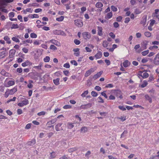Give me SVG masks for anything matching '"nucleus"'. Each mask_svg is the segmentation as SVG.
<instances>
[{
    "mask_svg": "<svg viewBox=\"0 0 159 159\" xmlns=\"http://www.w3.org/2000/svg\"><path fill=\"white\" fill-rule=\"evenodd\" d=\"M71 107V106L70 105H65L63 106V108L64 109H68L70 108Z\"/></svg>",
    "mask_w": 159,
    "mask_h": 159,
    "instance_id": "nucleus-60",
    "label": "nucleus"
},
{
    "mask_svg": "<svg viewBox=\"0 0 159 159\" xmlns=\"http://www.w3.org/2000/svg\"><path fill=\"white\" fill-rule=\"evenodd\" d=\"M50 49L54 50H56L57 49V48L53 45H51L50 47Z\"/></svg>",
    "mask_w": 159,
    "mask_h": 159,
    "instance_id": "nucleus-45",
    "label": "nucleus"
},
{
    "mask_svg": "<svg viewBox=\"0 0 159 159\" xmlns=\"http://www.w3.org/2000/svg\"><path fill=\"white\" fill-rule=\"evenodd\" d=\"M106 92V91H104L103 92L101 93V94L102 96H103L106 98H107L108 97L107 94L105 93Z\"/></svg>",
    "mask_w": 159,
    "mask_h": 159,
    "instance_id": "nucleus-58",
    "label": "nucleus"
},
{
    "mask_svg": "<svg viewBox=\"0 0 159 159\" xmlns=\"http://www.w3.org/2000/svg\"><path fill=\"white\" fill-rule=\"evenodd\" d=\"M153 63L155 65H159V53L156 55L153 60Z\"/></svg>",
    "mask_w": 159,
    "mask_h": 159,
    "instance_id": "nucleus-8",
    "label": "nucleus"
},
{
    "mask_svg": "<svg viewBox=\"0 0 159 159\" xmlns=\"http://www.w3.org/2000/svg\"><path fill=\"white\" fill-rule=\"evenodd\" d=\"M57 156L56 152H52L50 153L49 157L50 159H53L55 158Z\"/></svg>",
    "mask_w": 159,
    "mask_h": 159,
    "instance_id": "nucleus-18",
    "label": "nucleus"
},
{
    "mask_svg": "<svg viewBox=\"0 0 159 159\" xmlns=\"http://www.w3.org/2000/svg\"><path fill=\"white\" fill-rule=\"evenodd\" d=\"M96 69V67H95L94 68H92L90 69L89 70L90 71V72L91 73L92 72H94Z\"/></svg>",
    "mask_w": 159,
    "mask_h": 159,
    "instance_id": "nucleus-63",
    "label": "nucleus"
},
{
    "mask_svg": "<svg viewBox=\"0 0 159 159\" xmlns=\"http://www.w3.org/2000/svg\"><path fill=\"white\" fill-rule=\"evenodd\" d=\"M62 124L61 123H58L55 126L56 130L58 131H59L61 130V127L62 125Z\"/></svg>",
    "mask_w": 159,
    "mask_h": 159,
    "instance_id": "nucleus-21",
    "label": "nucleus"
},
{
    "mask_svg": "<svg viewBox=\"0 0 159 159\" xmlns=\"http://www.w3.org/2000/svg\"><path fill=\"white\" fill-rule=\"evenodd\" d=\"M111 8L113 11L115 12L117 11V8L114 6H111Z\"/></svg>",
    "mask_w": 159,
    "mask_h": 159,
    "instance_id": "nucleus-47",
    "label": "nucleus"
},
{
    "mask_svg": "<svg viewBox=\"0 0 159 159\" xmlns=\"http://www.w3.org/2000/svg\"><path fill=\"white\" fill-rule=\"evenodd\" d=\"M63 73L66 76H69V72L67 70H64L63 71Z\"/></svg>",
    "mask_w": 159,
    "mask_h": 159,
    "instance_id": "nucleus-62",
    "label": "nucleus"
},
{
    "mask_svg": "<svg viewBox=\"0 0 159 159\" xmlns=\"http://www.w3.org/2000/svg\"><path fill=\"white\" fill-rule=\"evenodd\" d=\"M5 56V53L4 52H0V58H4Z\"/></svg>",
    "mask_w": 159,
    "mask_h": 159,
    "instance_id": "nucleus-55",
    "label": "nucleus"
},
{
    "mask_svg": "<svg viewBox=\"0 0 159 159\" xmlns=\"http://www.w3.org/2000/svg\"><path fill=\"white\" fill-rule=\"evenodd\" d=\"M11 39H12V40L13 41H14L16 42V43L20 42V40H19V39L18 38H17L16 37H13Z\"/></svg>",
    "mask_w": 159,
    "mask_h": 159,
    "instance_id": "nucleus-41",
    "label": "nucleus"
},
{
    "mask_svg": "<svg viewBox=\"0 0 159 159\" xmlns=\"http://www.w3.org/2000/svg\"><path fill=\"white\" fill-rule=\"evenodd\" d=\"M98 99L99 100L98 101V102L103 103L104 102L103 100L102 99L101 97H98Z\"/></svg>",
    "mask_w": 159,
    "mask_h": 159,
    "instance_id": "nucleus-61",
    "label": "nucleus"
},
{
    "mask_svg": "<svg viewBox=\"0 0 159 159\" xmlns=\"http://www.w3.org/2000/svg\"><path fill=\"white\" fill-rule=\"evenodd\" d=\"M74 126L73 124L71 123H69L67 124V127L68 129H72Z\"/></svg>",
    "mask_w": 159,
    "mask_h": 159,
    "instance_id": "nucleus-40",
    "label": "nucleus"
},
{
    "mask_svg": "<svg viewBox=\"0 0 159 159\" xmlns=\"http://www.w3.org/2000/svg\"><path fill=\"white\" fill-rule=\"evenodd\" d=\"M9 90L10 93V95H12L17 91V87L16 86H15L13 88L11 89H9Z\"/></svg>",
    "mask_w": 159,
    "mask_h": 159,
    "instance_id": "nucleus-13",
    "label": "nucleus"
},
{
    "mask_svg": "<svg viewBox=\"0 0 159 159\" xmlns=\"http://www.w3.org/2000/svg\"><path fill=\"white\" fill-rule=\"evenodd\" d=\"M89 93L88 91L87 90L84 92L81 95V96L82 98H84L86 97V95H87Z\"/></svg>",
    "mask_w": 159,
    "mask_h": 159,
    "instance_id": "nucleus-35",
    "label": "nucleus"
},
{
    "mask_svg": "<svg viewBox=\"0 0 159 159\" xmlns=\"http://www.w3.org/2000/svg\"><path fill=\"white\" fill-rule=\"evenodd\" d=\"M19 28L18 25L17 24H13L12 25L11 28V29H17Z\"/></svg>",
    "mask_w": 159,
    "mask_h": 159,
    "instance_id": "nucleus-36",
    "label": "nucleus"
},
{
    "mask_svg": "<svg viewBox=\"0 0 159 159\" xmlns=\"http://www.w3.org/2000/svg\"><path fill=\"white\" fill-rule=\"evenodd\" d=\"M80 49L78 48H74L73 49V51L74 52V54L76 56L78 57L80 55Z\"/></svg>",
    "mask_w": 159,
    "mask_h": 159,
    "instance_id": "nucleus-16",
    "label": "nucleus"
},
{
    "mask_svg": "<svg viewBox=\"0 0 159 159\" xmlns=\"http://www.w3.org/2000/svg\"><path fill=\"white\" fill-rule=\"evenodd\" d=\"M82 35L83 38L86 40L90 39L91 37V34L87 32L83 33Z\"/></svg>",
    "mask_w": 159,
    "mask_h": 159,
    "instance_id": "nucleus-5",
    "label": "nucleus"
},
{
    "mask_svg": "<svg viewBox=\"0 0 159 159\" xmlns=\"http://www.w3.org/2000/svg\"><path fill=\"white\" fill-rule=\"evenodd\" d=\"M140 47V45L139 44H137L134 47V49L136 50V52L137 53H139L141 52V50H137L138 48H139Z\"/></svg>",
    "mask_w": 159,
    "mask_h": 159,
    "instance_id": "nucleus-24",
    "label": "nucleus"
},
{
    "mask_svg": "<svg viewBox=\"0 0 159 159\" xmlns=\"http://www.w3.org/2000/svg\"><path fill=\"white\" fill-rule=\"evenodd\" d=\"M103 6V4L100 2H98L96 3L95 7L98 8H99L98 10L101 11L102 10V7Z\"/></svg>",
    "mask_w": 159,
    "mask_h": 159,
    "instance_id": "nucleus-9",
    "label": "nucleus"
},
{
    "mask_svg": "<svg viewBox=\"0 0 159 159\" xmlns=\"http://www.w3.org/2000/svg\"><path fill=\"white\" fill-rule=\"evenodd\" d=\"M109 44L108 42L106 40L103 41L102 43L103 46L104 48H106L108 46Z\"/></svg>",
    "mask_w": 159,
    "mask_h": 159,
    "instance_id": "nucleus-33",
    "label": "nucleus"
},
{
    "mask_svg": "<svg viewBox=\"0 0 159 159\" xmlns=\"http://www.w3.org/2000/svg\"><path fill=\"white\" fill-rule=\"evenodd\" d=\"M139 75L141 76L143 79H145L148 77L149 74L146 72H143L139 74Z\"/></svg>",
    "mask_w": 159,
    "mask_h": 159,
    "instance_id": "nucleus-14",
    "label": "nucleus"
},
{
    "mask_svg": "<svg viewBox=\"0 0 159 159\" xmlns=\"http://www.w3.org/2000/svg\"><path fill=\"white\" fill-rule=\"evenodd\" d=\"M31 123H28V124H27L25 128V129H29L31 127Z\"/></svg>",
    "mask_w": 159,
    "mask_h": 159,
    "instance_id": "nucleus-64",
    "label": "nucleus"
},
{
    "mask_svg": "<svg viewBox=\"0 0 159 159\" xmlns=\"http://www.w3.org/2000/svg\"><path fill=\"white\" fill-rule=\"evenodd\" d=\"M123 64L125 67H127L130 65V62L128 60H126L123 62Z\"/></svg>",
    "mask_w": 159,
    "mask_h": 159,
    "instance_id": "nucleus-19",
    "label": "nucleus"
},
{
    "mask_svg": "<svg viewBox=\"0 0 159 159\" xmlns=\"http://www.w3.org/2000/svg\"><path fill=\"white\" fill-rule=\"evenodd\" d=\"M118 119L122 121H124L126 120V116H121L119 117Z\"/></svg>",
    "mask_w": 159,
    "mask_h": 159,
    "instance_id": "nucleus-48",
    "label": "nucleus"
},
{
    "mask_svg": "<svg viewBox=\"0 0 159 159\" xmlns=\"http://www.w3.org/2000/svg\"><path fill=\"white\" fill-rule=\"evenodd\" d=\"M102 53L100 51H98L97 53L94 55V57L96 59L101 58L102 56Z\"/></svg>",
    "mask_w": 159,
    "mask_h": 159,
    "instance_id": "nucleus-11",
    "label": "nucleus"
},
{
    "mask_svg": "<svg viewBox=\"0 0 159 159\" xmlns=\"http://www.w3.org/2000/svg\"><path fill=\"white\" fill-rule=\"evenodd\" d=\"M98 35L100 36H101L102 35V27L98 26Z\"/></svg>",
    "mask_w": 159,
    "mask_h": 159,
    "instance_id": "nucleus-15",
    "label": "nucleus"
},
{
    "mask_svg": "<svg viewBox=\"0 0 159 159\" xmlns=\"http://www.w3.org/2000/svg\"><path fill=\"white\" fill-rule=\"evenodd\" d=\"M60 79L59 78H57L53 80V82L54 84L56 85H59L60 84L59 83Z\"/></svg>",
    "mask_w": 159,
    "mask_h": 159,
    "instance_id": "nucleus-22",
    "label": "nucleus"
},
{
    "mask_svg": "<svg viewBox=\"0 0 159 159\" xmlns=\"http://www.w3.org/2000/svg\"><path fill=\"white\" fill-rule=\"evenodd\" d=\"M30 36L31 38H35L37 37V35L34 33H32L30 34Z\"/></svg>",
    "mask_w": 159,
    "mask_h": 159,
    "instance_id": "nucleus-51",
    "label": "nucleus"
},
{
    "mask_svg": "<svg viewBox=\"0 0 159 159\" xmlns=\"http://www.w3.org/2000/svg\"><path fill=\"white\" fill-rule=\"evenodd\" d=\"M11 78H8L6 79L4 82V86L6 87H9L14 85L15 82L14 80H11Z\"/></svg>",
    "mask_w": 159,
    "mask_h": 159,
    "instance_id": "nucleus-1",
    "label": "nucleus"
},
{
    "mask_svg": "<svg viewBox=\"0 0 159 159\" xmlns=\"http://www.w3.org/2000/svg\"><path fill=\"white\" fill-rule=\"evenodd\" d=\"M99 113L100 115L103 117L105 116L107 114L106 112H99Z\"/></svg>",
    "mask_w": 159,
    "mask_h": 159,
    "instance_id": "nucleus-53",
    "label": "nucleus"
},
{
    "mask_svg": "<svg viewBox=\"0 0 159 159\" xmlns=\"http://www.w3.org/2000/svg\"><path fill=\"white\" fill-rule=\"evenodd\" d=\"M40 27H41L42 29L45 31H48L50 30L49 27L47 26H42L40 25Z\"/></svg>",
    "mask_w": 159,
    "mask_h": 159,
    "instance_id": "nucleus-43",
    "label": "nucleus"
},
{
    "mask_svg": "<svg viewBox=\"0 0 159 159\" xmlns=\"http://www.w3.org/2000/svg\"><path fill=\"white\" fill-rule=\"evenodd\" d=\"M30 17L31 18H38L39 17V15L37 14H34L33 15H30Z\"/></svg>",
    "mask_w": 159,
    "mask_h": 159,
    "instance_id": "nucleus-54",
    "label": "nucleus"
},
{
    "mask_svg": "<svg viewBox=\"0 0 159 159\" xmlns=\"http://www.w3.org/2000/svg\"><path fill=\"white\" fill-rule=\"evenodd\" d=\"M78 149V148L76 147H74L73 148H69L68 150V151L69 152H74L76 150H77Z\"/></svg>",
    "mask_w": 159,
    "mask_h": 159,
    "instance_id": "nucleus-30",
    "label": "nucleus"
},
{
    "mask_svg": "<svg viewBox=\"0 0 159 159\" xmlns=\"http://www.w3.org/2000/svg\"><path fill=\"white\" fill-rule=\"evenodd\" d=\"M0 73L2 75L6 76H8V73L6 72L4 70H1Z\"/></svg>",
    "mask_w": 159,
    "mask_h": 159,
    "instance_id": "nucleus-26",
    "label": "nucleus"
},
{
    "mask_svg": "<svg viewBox=\"0 0 159 159\" xmlns=\"http://www.w3.org/2000/svg\"><path fill=\"white\" fill-rule=\"evenodd\" d=\"M74 42L75 44L77 45L80 44V41L77 39H75L74 41Z\"/></svg>",
    "mask_w": 159,
    "mask_h": 159,
    "instance_id": "nucleus-50",
    "label": "nucleus"
},
{
    "mask_svg": "<svg viewBox=\"0 0 159 159\" xmlns=\"http://www.w3.org/2000/svg\"><path fill=\"white\" fill-rule=\"evenodd\" d=\"M64 18V16H61L60 17L57 18L56 19V20L58 21H62Z\"/></svg>",
    "mask_w": 159,
    "mask_h": 159,
    "instance_id": "nucleus-37",
    "label": "nucleus"
},
{
    "mask_svg": "<svg viewBox=\"0 0 159 159\" xmlns=\"http://www.w3.org/2000/svg\"><path fill=\"white\" fill-rule=\"evenodd\" d=\"M34 58L35 59H38L39 57V52L38 50H37L34 52Z\"/></svg>",
    "mask_w": 159,
    "mask_h": 159,
    "instance_id": "nucleus-20",
    "label": "nucleus"
},
{
    "mask_svg": "<svg viewBox=\"0 0 159 159\" xmlns=\"http://www.w3.org/2000/svg\"><path fill=\"white\" fill-rule=\"evenodd\" d=\"M149 43L148 41L147 40H144L141 43V47L143 50L147 49V46Z\"/></svg>",
    "mask_w": 159,
    "mask_h": 159,
    "instance_id": "nucleus-7",
    "label": "nucleus"
},
{
    "mask_svg": "<svg viewBox=\"0 0 159 159\" xmlns=\"http://www.w3.org/2000/svg\"><path fill=\"white\" fill-rule=\"evenodd\" d=\"M81 131L83 133H85L88 131V128L86 127H82L81 129Z\"/></svg>",
    "mask_w": 159,
    "mask_h": 159,
    "instance_id": "nucleus-34",
    "label": "nucleus"
},
{
    "mask_svg": "<svg viewBox=\"0 0 159 159\" xmlns=\"http://www.w3.org/2000/svg\"><path fill=\"white\" fill-rule=\"evenodd\" d=\"M47 43H51L58 47L60 46L61 45V43L59 42L54 39H52L48 41Z\"/></svg>",
    "mask_w": 159,
    "mask_h": 159,
    "instance_id": "nucleus-4",
    "label": "nucleus"
},
{
    "mask_svg": "<svg viewBox=\"0 0 159 159\" xmlns=\"http://www.w3.org/2000/svg\"><path fill=\"white\" fill-rule=\"evenodd\" d=\"M154 79L153 76L152 75H150L148 79V82H151L153 81Z\"/></svg>",
    "mask_w": 159,
    "mask_h": 159,
    "instance_id": "nucleus-42",
    "label": "nucleus"
},
{
    "mask_svg": "<svg viewBox=\"0 0 159 159\" xmlns=\"http://www.w3.org/2000/svg\"><path fill=\"white\" fill-rule=\"evenodd\" d=\"M59 35H61L64 36L66 35V34L64 33V32L63 31L61 30H59Z\"/></svg>",
    "mask_w": 159,
    "mask_h": 159,
    "instance_id": "nucleus-59",
    "label": "nucleus"
},
{
    "mask_svg": "<svg viewBox=\"0 0 159 159\" xmlns=\"http://www.w3.org/2000/svg\"><path fill=\"white\" fill-rule=\"evenodd\" d=\"M148 84V82L146 80L143 81L142 84L141 85V87L142 88H143L145 87Z\"/></svg>",
    "mask_w": 159,
    "mask_h": 159,
    "instance_id": "nucleus-31",
    "label": "nucleus"
},
{
    "mask_svg": "<svg viewBox=\"0 0 159 159\" xmlns=\"http://www.w3.org/2000/svg\"><path fill=\"white\" fill-rule=\"evenodd\" d=\"M4 39L5 40L7 41L8 44H10L11 43V41L10 40V38L8 36H6L4 37Z\"/></svg>",
    "mask_w": 159,
    "mask_h": 159,
    "instance_id": "nucleus-23",
    "label": "nucleus"
},
{
    "mask_svg": "<svg viewBox=\"0 0 159 159\" xmlns=\"http://www.w3.org/2000/svg\"><path fill=\"white\" fill-rule=\"evenodd\" d=\"M33 81L32 80H30L29 81V83L27 85L29 89H31L33 87V85L32 83H33Z\"/></svg>",
    "mask_w": 159,
    "mask_h": 159,
    "instance_id": "nucleus-28",
    "label": "nucleus"
},
{
    "mask_svg": "<svg viewBox=\"0 0 159 159\" xmlns=\"http://www.w3.org/2000/svg\"><path fill=\"white\" fill-rule=\"evenodd\" d=\"M9 95H10V93L9 90V89H7L6 90L5 94H4V97L6 98H7Z\"/></svg>",
    "mask_w": 159,
    "mask_h": 159,
    "instance_id": "nucleus-27",
    "label": "nucleus"
},
{
    "mask_svg": "<svg viewBox=\"0 0 159 159\" xmlns=\"http://www.w3.org/2000/svg\"><path fill=\"white\" fill-rule=\"evenodd\" d=\"M50 60V58L49 56H46L43 59V61L45 62H48Z\"/></svg>",
    "mask_w": 159,
    "mask_h": 159,
    "instance_id": "nucleus-39",
    "label": "nucleus"
},
{
    "mask_svg": "<svg viewBox=\"0 0 159 159\" xmlns=\"http://www.w3.org/2000/svg\"><path fill=\"white\" fill-rule=\"evenodd\" d=\"M102 73V72L100 71L98 72L93 77V79L94 80L96 79L98 77H100Z\"/></svg>",
    "mask_w": 159,
    "mask_h": 159,
    "instance_id": "nucleus-17",
    "label": "nucleus"
},
{
    "mask_svg": "<svg viewBox=\"0 0 159 159\" xmlns=\"http://www.w3.org/2000/svg\"><path fill=\"white\" fill-rule=\"evenodd\" d=\"M75 25L79 27H81L83 25V22L82 20L76 19L74 20Z\"/></svg>",
    "mask_w": 159,
    "mask_h": 159,
    "instance_id": "nucleus-3",
    "label": "nucleus"
},
{
    "mask_svg": "<svg viewBox=\"0 0 159 159\" xmlns=\"http://www.w3.org/2000/svg\"><path fill=\"white\" fill-rule=\"evenodd\" d=\"M91 94L93 97H97L98 95L97 93L94 91H92Z\"/></svg>",
    "mask_w": 159,
    "mask_h": 159,
    "instance_id": "nucleus-46",
    "label": "nucleus"
},
{
    "mask_svg": "<svg viewBox=\"0 0 159 159\" xmlns=\"http://www.w3.org/2000/svg\"><path fill=\"white\" fill-rule=\"evenodd\" d=\"M63 67L66 68H69L70 67V64L69 63H66L63 65Z\"/></svg>",
    "mask_w": 159,
    "mask_h": 159,
    "instance_id": "nucleus-52",
    "label": "nucleus"
},
{
    "mask_svg": "<svg viewBox=\"0 0 159 159\" xmlns=\"http://www.w3.org/2000/svg\"><path fill=\"white\" fill-rule=\"evenodd\" d=\"M92 106V104L90 103H89L85 105H81L79 108L80 109H85L90 107Z\"/></svg>",
    "mask_w": 159,
    "mask_h": 159,
    "instance_id": "nucleus-10",
    "label": "nucleus"
},
{
    "mask_svg": "<svg viewBox=\"0 0 159 159\" xmlns=\"http://www.w3.org/2000/svg\"><path fill=\"white\" fill-rule=\"evenodd\" d=\"M149 52V50L144 51L142 52L141 54L143 56H145L148 54Z\"/></svg>",
    "mask_w": 159,
    "mask_h": 159,
    "instance_id": "nucleus-38",
    "label": "nucleus"
},
{
    "mask_svg": "<svg viewBox=\"0 0 159 159\" xmlns=\"http://www.w3.org/2000/svg\"><path fill=\"white\" fill-rule=\"evenodd\" d=\"M16 51L14 49H11L9 51V56L8 57L6 58V60L4 61H6V60H8L9 58H10V60L7 63H9L10 62L12 61L13 60L12 58L14 56Z\"/></svg>",
    "mask_w": 159,
    "mask_h": 159,
    "instance_id": "nucleus-2",
    "label": "nucleus"
},
{
    "mask_svg": "<svg viewBox=\"0 0 159 159\" xmlns=\"http://www.w3.org/2000/svg\"><path fill=\"white\" fill-rule=\"evenodd\" d=\"M29 103V101L27 99H25L22 101L21 102L18 103V106L20 107H22L24 106H25Z\"/></svg>",
    "mask_w": 159,
    "mask_h": 159,
    "instance_id": "nucleus-6",
    "label": "nucleus"
},
{
    "mask_svg": "<svg viewBox=\"0 0 159 159\" xmlns=\"http://www.w3.org/2000/svg\"><path fill=\"white\" fill-rule=\"evenodd\" d=\"M158 48V47L157 46L154 45L152 46L149 47V49L151 51H153L154 50L157 49Z\"/></svg>",
    "mask_w": 159,
    "mask_h": 159,
    "instance_id": "nucleus-32",
    "label": "nucleus"
},
{
    "mask_svg": "<svg viewBox=\"0 0 159 159\" xmlns=\"http://www.w3.org/2000/svg\"><path fill=\"white\" fill-rule=\"evenodd\" d=\"M112 12H110L107 14V16L105 17V18L106 19H109L112 17Z\"/></svg>",
    "mask_w": 159,
    "mask_h": 159,
    "instance_id": "nucleus-29",
    "label": "nucleus"
},
{
    "mask_svg": "<svg viewBox=\"0 0 159 159\" xmlns=\"http://www.w3.org/2000/svg\"><path fill=\"white\" fill-rule=\"evenodd\" d=\"M59 30H56L53 31V33L54 34L59 35Z\"/></svg>",
    "mask_w": 159,
    "mask_h": 159,
    "instance_id": "nucleus-57",
    "label": "nucleus"
},
{
    "mask_svg": "<svg viewBox=\"0 0 159 159\" xmlns=\"http://www.w3.org/2000/svg\"><path fill=\"white\" fill-rule=\"evenodd\" d=\"M144 35H145L147 37H149L151 36V33L149 32H146L144 33Z\"/></svg>",
    "mask_w": 159,
    "mask_h": 159,
    "instance_id": "nucleus-44",
    "label": "nucleus"
},
{
    "mask_svg": "<svg viewBox=\"0 0 159 159\" xmlns=\"http://www.w3.org/2000/svg\"><path fill=\"white\" fill-rule=\"evenodd\" d=\"M91 74V73L90 72L89 70H88L87 71L84 75V76L85 77H88L89 75Z\"/></svg>",
    "mask_w": 159,
    "mask_h": 159,
    "instance_id": "nucleus-56",
    "label": "nucleus"
},
{
    "mask_svg": "<svg viewBox=\"0 0 159 159\" xmlns=\"http://www.w3.org/2000/svg\"><path fill=\"white\" fill-rule=\"evenodd\" d=\"M32 65V63L28 60L26 61L25 62L22 63L21 65L23 67H25L26 66H30Z\"/></svg>",
    "mask_w": 159,
    "mask_h": 159,
    "instance_id": "nucleus-12",
    "label": "nucleus"
},
{
    "mask_svg": "<svg viewBox=\"0 0 159 159\" xmlns=\"http://www.w3.org/2000/svg\"><path fill=\"white\" fill-rule=\"evenodd\" d=\"M145 97L146 99L149 101V102L150 103L152 102V99L148 94H146L145 95Z\"/></svg>",
    "mask_w": 159,
    "mask_h": 159,
    "instance_id": "nucleus-25",
    "label": "nucleus"
},
{
    "mask_svg": "<svg viewBox=\"0 0 159 159\" xmlns=\"http://www.w3.org/2000/svg\"><path fill=\"white\" fill-rule=\"evenodd\" d=\"M70 62L72 64H73L74 66H77L78 65V63L75 60H71L70 61Z\"/></svg>",
    "mask_w": 159,
    "mask_h": 159,
    "instance_id": "nucleus-49",
    "label": "nucleus"
}]
</instances>
